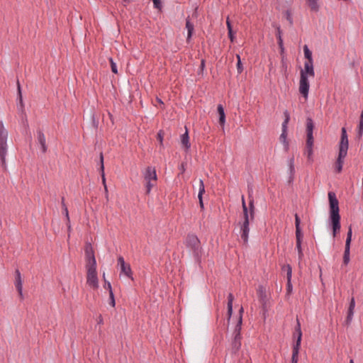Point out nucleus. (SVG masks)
<instances>
[{"label": "nucleus", "mask_w": 363, "mask_h": 363, "mask_svg": "<svg viewBox=\"0 0 363 363\" xmlns=\"http://www.w3.org/2000/svg\"><path fill=\"white\" fill-rule=\"evenodd\" d=\"M328 199L330 205V220L331 223L333 235L335 238L340 229V216L339 208V201L334 192L328 193Z\"/></svg>", "instance_id": "1"}, {"label": "nucleus", "mask_w": 363, "mask_h": 363, "mask_svg": "<svg viewBox=\"0 0 363 363\" xmlns=\"http://www.w3.org/2000/svg\"><path fill=\"white\" fill-rule=\"evenodd\" d=\"M184 245L191 252L195 262L200 265L201 263L203 249L198 237L194 234H188L184 241Z\"/></svg>", "instance_id": "2"}, {"label": "nucleus", "mask_w": 363, "mask_h": 363, "mask_svg": "<svg viewBox=\"0 0 363 363\" xmlns=\"http://www.w3.org/2000/svg\"><path fill=\"white\" fill-rule=\"evenodd\" d=\"M349 147L348 137L347 130L345 127L341 129V138L339 143V154L335 164V169L337 172H341L344 159L347 156Z\"/></svg>", "instance_id": "3"}, {"label": "nucleus", "mask_w": 363, "mask_h": 363, "mask_svg": "<svg viewBox=\"0 0 363 363\" xmlns=\"http://www.w3.org/2000/svg\"><path fill=\"white\" fill-rule=\"evenodd\" d=\"M8 131L5 128L4 123L0 121V160L1 166L4 170H6V156L7 154Z\"/></svg>", "instance_id": "4"}, {"label": "nucleus", "mask_w": 363, "mask_h": 363, "mask_svg": "<svg viewBox=\"0 0 363 363\" xmlns=\"http://www.w3.org/2000/svg\"><path fill=\"white\" fill-rule=\"evenodd\" d=\"M242 207L243 211L244 220L242 223H239L240 226V238L243 244L247 245L248 242L249 232H250V220L247 207L245 203L244 196H242Z\"/></svg>", "instance_id": "5"}, {"label": "nucleus", "mask_w": 363, "mask_h": 363, "mask_svg": "<svg viewBox=\"0 0 363 363\" xmlns=\"http://www.w3.org/2000/svg\"><path fill=\"white\" fill-rule=\"evenodd\" d=\"M314 128L313 121L311 118H306V144L305 153L307 155L308 160L313 161V131Z\"/></svg>", "instance_id": "6"}, {"label": "nucleus", "mask_w": 363, "mask_h": 363, "mask_svg": "<svg viewBox=\"0 0 363 363\" xmlns=\"http://www.w3.org/2000/svg\"><path fill=\"white\" fill-rule=\"evenodd\" d=\"M295 330L297 333V338H296V342L293 345L291 363H298L299 350H300L301 338H302V332H301V324L298 319H297V325L295 328Z\"/></svg>", "instance_id": "7"}, {"label": "nucleus", "mask_w": 363, "mask_h": 363, "mask_svg": "<svg viewBox=\"0 0 363 363\" xmlns=\"http://www.w3.org/2000/svg\"><path fill=\"white\" fill-rule=\"evenodd\" d=\"M301 219L297 213L295 214V226H296V249L298 251V259L301 260L303 257V253L301 247V242L303 238V233L300 227Z\"/></svg>", "instance_id": "8"}, {"label": "nucleus", "mask_w": 363, "mask_h": 363, "mask_svg": "<svg viewBox=\"0 0 363 363\" xmlns=\"http://www.w3.org/2000/svg\"><path fill=\"white\" fill-rule=\"evenodd\" d=\"M257 296L259 302L262 306V311L264 319L266 318V313H267L269 305V299L266 293V290L263 286H259L257 289Z\"/></svg>", "instance_id": "9"}, {"label": "nucleus", "mask_w": 363, "mask_h": 363, "mask_svg": "<svg viewBox=\"0 0 363 363\" xmlns=\"http://www.w3.org/2000/svg\"><path fill=\"white\" fill-rule=\"evenodd\" d=\"M86 269V284L94 289L99 288V279L96 273V266L88 267Z\"/></svg>", "instance_id": "10"}, {"label": "nucleus", "mask_w": 363, "mask_h": 363, "mask_svg": "<svg viewBox=\"0 0 363 363\" xmlns=\"http://www.w3.org/2000/svg\"><path fill=\"white\" fill-rule=\"evenodd\" d=\"M86 267L96 266L94 251L90 242H86L84 247Z\"/></svg>", "instance_id": "11"}, {"label": "nucleus", "mask_w": 363, "mask_h": 363, "mask_svg": "<svg viewBox=\"0 0 363 363\" xmlns=\"http://www.w3.org/2000/svg\"><path fill=\"white\" fill-rule=\"evenodd\" d=\"M284 121L282 123V133L280 135V140L284 144L286 149H288L289 143L286 141L287 137V125L290 120V114L287 110L284 112Z\"/></svg>", "instance_id": "12"}, {"label": "nucleus", "mask_w": 363, "mask_h": 363, "mask_svg": "<svg viewBox=\"0 0 363 363\" xmlns=\"http://www.w3.org/2000/svg\"><path fill=\"white\" fill-rule=\"evenodd\" d=\"M300 75L299 92L303 97L307 98L310 87L308 81L309 76L304 75V74Z\"/></svg>", "instance_id": "13"}, {"label": "nucleus", "mask_w": 363, "mask_h": 363, "mask_svg": "<svg viewBox=\"0 0 363 363\" xmlns=\"http://www.w3.org/2000/svg\"><path fill=\"white\" fill-rule=\"evenodd\" d=\"M118 263L121 267V273L124 274L128 277L133 279L132 277V269L129 264H126L122 256L118 257Z\"/></svg>", "instance_id": "14"}, {"label": "nucleus", "mask_w": 363, "mask_h": 363, "mask_svg": "<svg viewBox=\"0 0 363 363\" xmlns=\"http://www.w3.org/2000/svg\"><path fill=\"white\" fill-rule=\"evenodd\" d=\"M15 286L18 292L21 300H23L24 296L23 294V281L20 271L17 269L15 271Z\"/></svg>", "instance_id": "15"}, {"label": "nucleus", "mask_w": 363, "mask_h": 363, "mask_svg": "<svg viewBox=\"0 0 363 363\" xmlns=\"http://www.w3.org/2000/svg\"><path fill=\"white\" fill-rule=\"evenodd\" d=\"M309 76L311 77H315V72L313 67V61H306L304 63V68L300 72V74Z\"/></svg>", "instance_id": "16"}, {"label": "nucleus", "mask_w": 363, "mask_h": 363, "mask_svg": "<svg viewBox=\"0 0 363 363\" xmlns=\"http://www.w3.org/2000/svg\"><path fill=\"white\" fill-rule=\"evenodd\" d=\"M282 270L286 271V278H287V284H286V291L287 294H291L292 291L293 286L291 284V277H292V268L290 264H286L283 266Z\"/></svg>", "instance_id": "17"}, {"label": "nucleus", "mask_w": 363, "mask_h": 363, "mask_svg": "<svg viewBox=\"0 0 363 363\" xmlns=\"http://www.w3.org/2000/svg\"><path fill=\"white\" fill-rule=\"evenodd\" d=\"M37 140L38 143L41 147V151L43 153H45L48 151V146L46 144L45 136L42 130H37Z\"/></svg>", "instance_id": "18"}, {"label": "nucleus", "mask_w": 363, "mask_h": 363, "mask_svg": "<svg viewBox=\"0 0 363 363\" xmlns=\"http://www.w3.org/2000/svg\"><path fill=\"white\" fill-rule=\"evenodd\" d=\"M354 307H355V300H354V297H352L350 302L349 308L347 310V315L346 320H345V324L347 325H350V323L352 322V317L354 315Z\"/></svg>", "instance_id": "19"}, {"label": "nucleus", "mask_w": 363, "mask_h": 363, "mask_svg": "<svg viewBox=\"0 0 363 363\" xmlns=\"http://www.w3.org/2000/svg\"><path fill=\"white\" fill-rule=\"evenodd\" d=\"M241 335H234L231 342V352L233 354H236L241 347Z\"/></svg>", "instance_id": "20"}, {"label": "nucleus", "mask_w": 363, "mask_h": 363, "mask_svg": "<svg viewBox=\"0 0 363 363\" xmlns=\"http://www.w3.org/2000/svg\"><path fill=\"white\" fill-rule=\"evenodd\" d=\"M144 179L145 181H156L157 174L155 169L152 167H147L144 173Z\"/></svg>", "instance_id": "21"}, {"label": "nucleus", "mask_w": 363, "mask_h": 363, "mask_svg": "<svg viewBox=\"0 0 363 363\" xmlns=\"http://www.w3.org/2000/svg\"><path fill=\"white\" fill-rule=\"evenodd\" d=\"M234 300V296L232 293H230L228 296V303H227V321L229 323L232 314H233V303Z\"/></svg>", "instance_id": "22"}, {"label": "nucleus", "mask_w": 363, "mask_h": 363, "mask_svg": "<svg viewBox=\"0 0 363 363\" xmlns=\"http://www.w3.org/2000/svg\"><path fill=\"white\" fill-rule=\"evenodd\" d=\"M186 28L187 29L186 42L189 43L191 40L192 35H193L194 30V26L191 22L189 16H188L186 18Z\"/></svg>", "instance_id": "23"}, {"label": "nucleus", "mask_w": 363, "mask_h": 363, "mask_svg": "<svg viewBox=\"0 0 363 363\" xmlns=\"http://www.w3.org/2000/svg\"><path fill=\"white\" fill-rule=\"evenodd\" d=\"M100 164H101L100 172H101V174L102 183H103L104 186L105 192L107 194H108V189H107V186H106V178H105V174H104V156H103V153L102 152H101V154H100Z\"/></svg>", "instance_id": "24"}, {"label": "nucleus", "mask_w": 363, "mask_h": 363, "mask_svg": "<svg viewBox=\"0 0 363 363\" xmlns=\"http://www.w3.org/2000/svg\"><path fill=\"white\" fill-rule=\"evenodd\" d=\"M17 86H18V99H19V106H18V111L21 112V113H23V115H25L24 104L23 101L21 86H20L18 81L17 82Z\"/></svg>", "instance_id": "25"}, {"label": "nucleus", "mask_w": 363, "mask_h": 363, "mask_svg": "<svg viewBox=\"0 0 363 363\" xmlns=\"http://www.w3.org/2000/svg\"><path fill=\"white\" fill-rule=\"evenodd\" d=\"M181 143L186 151L190 148L191 143H189V137L187 129H186V132L181 136Z\"/></svg>", "instance_id": "26"}, {"label": "nucleus", "mask_w": 363, "mask_h": 363, "mask_svg": "<svg viewBox=\"0 0 363 363\" xmlns=\"http://www.w3.org/2000/svg\"><path fill=\"white\" fill-rule=\"evenodd\" d=\"M249 198H250L249 207L247 208L249 218L251 220H253L255 218V207L254 205V199L251 198L250 196H249Z\"/></svg>", "instance_id": "27"}, {"label": "nucleus", "mask_w": 363, "mask_h": 363, "mask_svg": "<svg viewBox=\"0 0 363 363\" xmlns=\"http://www.w3.org/2000/svg\"><path fill=\"white\" fill-rule=\"evenodd\" d=\"M218 113L219 115V123L220 125H224L225 122V114L223 106L221 104H218L217 107Z\"/></svg>", "instance_id": "28"}, {"label": "nucleus", "mask_w": 363, "mask_h": 363, "mask_svg": "<svg viewBox=\"0 0 363 363\" xmlns=\"http://www.w3.org/2000/svg\"><path fill=\"white\" fill-rule=\"evenodd\" d=\"M281 34H282V31L281 30L280 26H277L276 36H277V38L278 40L279 47L281 49V52H283L284 48V43H283V40H282V38H281Z\"/></svg>", "instance_id": "29"}, {"label": "nucleus", "mask_w": 363, "mask_h": 363, "mask_svg": "<svg viewBox=\"0 0 363 363\" xmlns=\"http://www.w3.org/2000/svg\"><path fill=\"white\" fill-rule=\"evenodd\" d=\"M226 25H227V28H228V38H230L231 42H233V40L235 39V35H234V33L233 31V27H232L231 23L230 21L229 17H228L226 19Z\"/></svg>", "instance_id": "30"}, {"label": "nucleus", "mask_w": 363, "mask_h": 363, "mask_svg": "<svg viewBox=\"0 0 363 363\" xmlns=\"http://www.w3.org/2000/svg\"><path fill=\"white\" fill-rule=\"evenodd\" d=\"M242 320L241 317L238 318L237 324L235 327L234 331H233V335H241V329H242Z\"/></svg>", "instance_id": "31"}, {"label": "nucleus", "mask_w": 363, "mask_h": 363, "mask_svg": "<svg viewBox=\"0 0 363 363\" xmlns=\"http://www.w3.org/2000/svg\"><path fill=\"white\" fill-rule=\"evenodd\" d=\"M308 6L310 7L311 10L313 11H318L319 10V6L318 4L317 0H306Z\"/></svg>", "instance_id": "32"}, {"label": "nucleus", "mask_w": 363, "mask_h": 363, "mask_svg": "<svg viewBox=\"0 0 363 363\" xmlns=\"http://www.w3.org/2000/svg\"><path fill=\"white\" fill-rule=\"evenodd\" d=\"M303 52L306 61H313L312 57V52L309 50L308 47L306 45L303 46Z\"/></svg>", "instance_id": "33"}, {"label": "nucleus", "mask_w": 363, "mask_h": 363, "mask_svg": "<svg viewBox=\"0 0 363 363\" xmlns=\"http://www.w3.org/2000/svg\"><path fill=\"white\" fill-rule=\"evenodd\" d=\"M350 249L345 248L344 255H343V264L347 265L350 260Z\"/></svg>", "instance_id": "34"}, {"label": "nucleus", "mask_w": 363, "mask_h": 363, "mask_svg": "<svg viewBox=\"0 0 363 363\" xmlns=\"http://www.w3.org/2000/svg\"><path fill=\"white\" fill-rule=\"evenodd\" d=\"M289 171H290V174H291L289 182H291V180L293 179L294 174L295 172V169H294V157H292L289 160Z\"/></svg>", "instance_id": "35"}, {"label": "nucleus", "mask_w": 363, "mask_h": 363, "mask_svg": "<svg viewBox=\"0 0 363 363\" xmlns=\"http://www.w3.org/2000/svg\"><path fill=\"white\" fill-rule=\"evenodd\" d=\"M205 193V186L202 179L199 180V188L198 197H203V194Z\"/></svg>", "instance_id": "36"}, {"label": "nucleus", "mask_w": 363, "mask_h": 363, "mask_svg": "<svg viewBox=\"0 0 363 363\" xmlns=\"http://www.w3.org/2000/svg\"><path fill=\"white\" fill-rule=\"evenodd\" d=\"M164 133L162 130H160L157 134V139L160 142V145L163 147V138Z\"/></svg>", "instance_id": "37"}, {"label": "nucleus", "mask_w": 363, "mask_h": 363, "mask_svg": "<svg viewBox=\"0 0 363 363\" xmlns=\"http://www.w3.org/2000/svg\"><path fill=\"white\" fill-rule=\"evenodd\" d=\"M237 58H238V62H237L238 73L241 74L243 71V67H242V64L241 62L240 57L239 55H237Z\"/></svg>", "instance_id": "38"}, {"label": "nucleus", "mask_w": 363, "mask_h": 363, "mask_svg": "<svg viewBox=\"0 0 363 363\" xmlns=\"http://www.w3.org/2000/svg\"><path fill=\"white\" fill-rule=\"evenodd\" d=\"M109 292V305L112 307H115L116 301H115V297L113 291H108Z\"/></svg>", "instance_id": "39"}, {"label": "nucleus", "mask_w": 363, "mask_h": 363, "mask_svg": "<svg viewBox=\"0 0 363 363\" xmlns=\"http://www.w3.org/2000/svg\"><path fill=\"white\" fill-rule=\"evenodd\" d=\"M284 16H285V18H286V20L289 21V24L291 26H292L293 25V18H292L291 13L290 11H289V10L286 11Z\"/></svg>", "instance_id": "40"}, {"label": "nucleus", "mask_w": 363, "mask_h": 363, "mask_svg": "<svg viewBox=\"0 0 363 363\" xmlns=\"http://www.w3.org/2000/svg\"><path fill=\"white\" fill-rule=\"evenodd\" d=\"M62 206L64 211H67V223H69V213H68L67 207L65 203V197L64 196L62 197Z\"/></svg>", "instance_id": "41"}, {"label": "nucleus", "mask_w": 363, "mask_h": 363, "mask_svg": "<svg viewBox=\"0 0 363 363\" xmlns=\"http://www.w3.org/2000/svg\"><path fill=\"white\" fill-rule=\"evenodd\" d=\"M109 61H110V64H111V71L114 74H117L118 69H117L116 64L113 62V60L111 57L109 58Z\"/></svg>", "instance_id": "42"}, {"label": "nucleus", "mask_w": 363, "mask_h": 363, "mask_svg": "<svg viewBox=\"0 0 363 363\" xmlns=\"http://www.w3.org/2000/svg\"><path fill=\"white\" fill-rule=\"evenodd\" d=\"M103 278L104 280V288L108 290V291H113L111 283L106 280L105 273L103 274Z\"/></svg>", "instance_id": "43"}, {"label": "nucleus", "mask_w": 363, "mask_h": 363, "mask_svg": "<svg viewBox=\"0 0 363 363\" xmlns=\"http://www.w3.org/2000/svg\"><path fill=\"white\" fill-rule=\"evenodd\" d=\"M145 182H146V184H145L146 194H149L151 191L152 187L153 186V184L151 183V181H145Z\"/></svg>", "instance_id": "44"}, {"label": "nucleus", "mask_w": 363, "mask_h": 363, "mask_svg": "<svg viewBox=\"0 0 363 363\" xmlns=\"http://www.w3.org/2000/svg\"><path fill=\"white\" fill-rule=\"evenodd\" d=\"M362 134H363V125H358V130H357V138H358L359 139H360L362 136Z\"/></svg>", "instance_id": "45"}, {"label": "nucleus", "mask_w": 363, "mask_h": 363, "mask_svg": "<svg viewBox=\"0 0 363 363\" xmlns=\"http://www.w3.org/2000/svg\"><path fill=\"white\" fill-rule=\"evenodd\" d=\"M21 120L25 126H28L27 116H26V113H25V115L21 113Z\"/></svg>", "instance_id": "46"}, {"label": "nucleus", "mask_w": 363, "mask_h": 363, "mask_svg": "<svg viewBox=\"0 0 363 363\" xmlns=\"http://www.w3.org/2000/svg\"><path fill=\"white\" fill-rule=\"evenodd\" d=\"M351 242H352V238L347 237L345 248L350 249Z\"/></svg>", "instance_id": "47"}, {"label": "nucleus", "mask_w": 363, "mask_h": 363, "mask_svg": "<svg viewBox=\"0 0 363 363\" xmlns=\"http://www.w3.org/2000/svg\"><path fill=\"white\" fill-rule=\"evenodd\" d=\"M205 63H206L205 60H203H203H201V65H200V67H199V69H200V72H201L203 71V69H204V68H205Z\"/></svg>", "instance_id": "48"}, {"label": "nucleus", "mask_w": 363, "mask_h": 363, "mask_svg": "<svg viewBox=\"0 0 363 363\" xmlns=\"http://www.w3.org/2000/svg\"><path fill=\"white\" fill-rule=\"evenodd\" d=\"M199 199V206L201 207V209H203L204 208V206H203V197H198Z\"/></svg>", "instance_id": "49"}, {"label": "nucleus", "mask_w": 363, "mask_h": 363, "mask_svg": "<svg viewBox=\"0 0 363 363\" xmlns=\"http://www.w3.org/2000/svg\"><path fill=\"white\" fill-rule=\"evenodd\" d=\"M352 226L350 225L348 228L347 237L352 238Z\"/></svg>", "instance_id": "50"}, {"label": "nucleus", "mask_w": 363, "mask_h": 363, "mask_svg": "<svg viewBox=\"0 0 363 363\" xmlns=\"http://www.w3.org/2000/svg\"><path fill=\"white\" fill-rule=\"evenodd\" d=\"M359 125H363V111H362L360 115Z\"/></svg>", "instance_id": "51"}, {"label": "nucleus", "mask_w": 363, "mask_h": 363, "mask_svg": "<svg viewBox=\"0 0 363 363\" xmlns=\"http://www.w3.org/2000/svg\"><path fill=\"white\" fill-rule=\"evenodd\" d=\"M244 313V309H243V307L241 306L239 310V317H241L242 319V313Z\"/></svg>", "instance_id": "52"}, {"label": "nucleus", "mask_w": 363, "mask_h": 363, "mask_svg": "<svg viewBox=\"0 0 363 363\" xmlns=\"http://www.w3.org/2000/svg\"><path fill=\"white\" fill-rule=\"evenodd\" d=\"M181 170H182V172H183L184 171V164H182V165H181Z\"/></svg>", "instance_id": "53"}, {"label": "nucleus", "mask_w": 363, "mask_h": 363, "mask_svg": "<svg viewBox=\"0 0 363 363\" xmlns=\"http://www.w3.org/2000/svg\"><path fill=\"white\" fill-rule=\"evenodd\" d=\"M157 101H158L159 103H160V104H163V102L162 101V100H161V99H158V98H157Z\"/></svg>", "instance_id": "54"}, {"label": "nucleus", "mask_w": 363, "mask_h": 363, "mask_svg": "<svg viewBox=\"0 0 363 363\" xmlns=\"http://www.w3.org/2000/svg\"><path fill=\"white\" fill-rule=\"evenodd\" d=\"M70 229H71V226H70V225H69V223H68V230L69 231V230H70Z\"/></svg>", "instance_id": "55"}, {"label": "nucleus", "mask_w": 363, "mask_h": 363, "mask_svg": "<svg viewBox=\"0 0 363 363\" xmlns=\"http://www.w3.org/2000/svg\"><path fill=\"white\" fill-rule=\"evenodd\" d=\"M101 322H102V318H101V316H100V320H99V323H101Z\"/></svg>", "instance_id": "56"}, {"label": "nucleus", "mask_w": 363, "mask_h": 363, "mask_svg": "<svg viewBox=\"0 0 363 363\" xmlns=\"http://www.w3.org/2000/svg\"><path fill=\"white\" fill-rule=\"evenodd\" d=\"M350 363H354V360L353 359H350Z\"/></svg>", "instance_id": "57"}, {"label": "nucleus", "mask_w": 363, "mask_h": 363, "mask_svg": "<svg viewBox=\"0 0 363 363\" xmlns=\"http://www.w3.org/2000/svg\"><path fill=\"white\" fill-rule=\"evenodd\" d=\"M65 216L67 217V211H65Z\"/></svg>", "instance_id": "58"}]
</instances>
